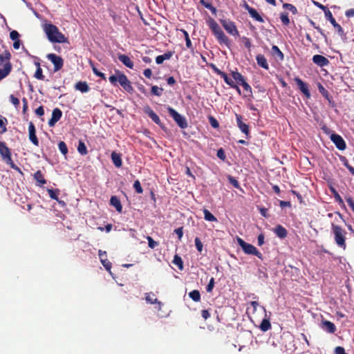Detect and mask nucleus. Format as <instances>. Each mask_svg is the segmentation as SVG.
<instances>
[{"label":"nucleus","instance_id":"obj_1","mask_svg":"<svg viewBox=\"0 0 354 354\" xmlns=\"http://www.w3.org/2000/svg\"><path fill=\"white\" fill-rule=\"evenodd\" d=\"M207 24L217 39L218 43L220 44H225V46H229L230 44V39L225 35L216 21L214 19L209 18L207 21Z\"/></svg>","mask_w":354,"mask_h":354},{"label":"nucleus","instance_id":"obj_2","mask_svg":"<svg viewBox=\"0 0 354 354\" xmlns=\"http://www.w3.org/2000/svg\"><path fill=\"white\" fill-rule=\"evenodd\" d=\"M44 30L48 39L53 43H64L66 41L65 36L59 31L57 27L53 24H46Z\"/></svg>","mask_w":354,"mask_h":354},{"label":"nucleus","instance_id":"obj_3","mask_svg":"<svg viewBox=\"0 0 354 354\" xmlns=\"http://www.w3.org/2000/svg\"><path fill=\"white\" fill-rule=\"evenodd\" d=\"M331 230L334 235V240L338 247L345 250L346 248V232L341 226L331 223Z\"/></svg>","mask_w":354,"mask_h":354},{"label":"nucleus","instance_id":"obj_4","mask_svg":"<svg viewBox=\"0 0 354 354\" xmlns=\"http://www.w3.org/2000/svg\"><path fill=\"white\" fill-rule=\"evenodd\" d=\"M237 243L246 254H252L263 260V254L253 245L246 243L239 237L237 238Z\"/></svg>","mask_w":354,"mask_h":354},{"label":"nucleus","instance_id":"obj_5","mask_svg":"<svg viewBox=\"0 0 354 354\" xmlns=\"http://www.w3.org/2000/svg\"><path fill=\"white\" fill-rule=\"evenodd\" d=\"M167 111L169 115L172 117L179 127L181 129H185L187 127V122L185 118L178 113L174 109L168 106Z\"/></svg>","mask_w":354,"mask_h":354},{"label":"nucleus","instance_id":"obj_6","mask_svg":"<svg viewBox=\"0 0 354 354\" xmlns=\"http://www.w3.org/2000/svg\"><path fill=\"white\" fill-rule=\"evenodd\" d=\"M115 73L116 74H118V82L121 86L128 93H133V88L127 77L118 70H117Z\"/></svg>","mask_w":354,"mask_h":354},{"label":"nucleus","instance_id":"obj_7","mask_svg":"<svg viewBox=\"0 0 354 354\" xmlns=\"http://www.w3.org/2000/svg\"><path fill=\"white\" fill-rule=\"evenodd\" d=\"M221 24L229 34L232 35L234 37L239 36V32L236 28L234 22L229 19H221Z\"/></svg>","mask_w":354,"mask_h":354},{"label":"nucleus","instance_id":"obj_8","mask_svg":"<svg viewBox=\"0 0 354 354\" xmlns=\"http://www.w3.org/2000/svg\"><path fill=\"white\" fill-rule=\"evenodd\" d=\"M46 57L53 64L55 72H57L62 69L64 65V60L60 56L55 53H50L48 54Z\"/></svg>","mask_w":354,"mask_h":354},{"label":"nucleus","instance_id":"obj_9","mask_svg":"<svg viewBox=\"0 0 354 354\" xmlns=\"http://www.w3.org/2000/svg\"><path fill=\"white\" fill-rule=\"evenodd\" d=\"M0 155L2 160L6 163L12 160L11 150L8 147L6 142L2 141H0Z\"/></svg>","mask_w":354,"mask_h":354},{"label":"nucleus","instance_id":"obj_10","mask_svg":"<svg viewBox=\"0 0 354 354\" xmlns=\"http://www.w3.org/2000/svg\"><path fill=\"white\" fill-rule=\"evenodd\" d=\"M236 124L241 131L245 135L246 138H250V127L249 126L243 122V117L240 114L236 113Z\"/></svg>","mask_w":354,"mask_h":354},{"label":"nucleus","instance_id":"obj_11","mask_svg":"<svg viewBox=\"0 0 354 354\" xmlns=\"http://www.w3.org/2000/svg\"><path fill=\"white\" fill-rule=\"evenodd\" d=\"M330 140L335 144L339 150H344L346 147V142L341 136L337 133H331Z\"/></svg>","mask_w":354,"mask_h":354},{"label":"nucleus","instance_id":"obj_12","mask_svg":"<svg viewBox=\"0 0 354 354\" xmlns=\"http://www.w3.org/2000/svg\"><path fill=\"white\" fill-rule=\"evenodd\" d=\"M28 138L34 145L39 146V140L36 136V129L32 122H30L28 124Z\"/></svg>","mask_w":354,"mask_h":354},{"label":"nucleus","instance_id":"obj_13","mask_svg":"<svg viewBox=\"0 0 354 354\" xmlns=\"http://www.w3.org/2000/svg\"><path fill=\"white\" fill-rule=\"evenodd\" d=\"M295 82H296L300 91L306 97V98H310L311 95L308 85L299 77H295Z\"/></svg>","mask_w":354,"mask_h":354},{"label":"nucleus","instance_id":"obj_14","mask_svg":"<svg viewBox=\"0 0 354 354\" xmlns=\"http://www.w3.org/2000/svg\"><path fill=\"white\" fill-rule=\"evenodd\" d=\"M62 116V112L59 108L53 109L52 113V117L48 121V125L53 127L55 124L61 119Z\"/></svg>","mask_w":354,"mask_h":354},{"label":"nucleus","instance_id":"obj_15","mask_svg":"<svg viewBox=\"0 0 354 354\" xmlns=\"http://www.w3.org/2000/svg\"><path fill=\"white\" fill-rule=\"evenodd\" d=\"M313 62L320 67H324L329 64V60L323 55H315L313 57Z\"/></svg>","mask_w":354,"mask_h":354},{"label":"nucleus","instance_id":"obj_16","mask_svg":"<svg viewBox=\"0 0 354 354\" xmlns=\"http://www.w3.org/2000/svg\"><path fill=\"white\" fill-rule=\"evenodd\" d=\"M145 112L156 124L162 127V122L158 115L149 106H147L145 109Z\"/></svg>","mask_w":354,"mask_h":354},{"label":"nucleus","instance_id":"obj_17","mask_svg":"<svg viewBox=\"0 0 354 354\" xmlns=\"http://www.w3.org/2000/svg\"><path fill=\"white\" fill-rule=\"evenodd\" d=\"M145 300L149 304H158V310H160L161 306L163 305L161 301H158V299L155 297L154 293L151 292L145 293Z\"/></svg>","mask_w":354,"mask_h":354},{"label":"nucleus","instance_id":"obj_18","mask_svg":"<svg viewBox=\"0 0 354 354\" xmlns=\"http://www.w3.org/2000/svg\"><path fill=\"white\" fill-rule=\"evenodd\" d=\"M322 328L329 333H334L337 330L335 325L328 320H324L322 322Z\"/></svg>","mask_w":354,"mask_h":354},{"label":"nucleus","instance_id":"obj_19","mask_svg":"<svg viewBox=\"0 0 354 354\" xmlns=\"http://www.w3.org/2000/svg\"><path fill=\"white\" fill-rule=\"evenodd\" d=\"M118 58L127 68L131 69L133 68V62L129 56L124 54H119Z\"/></svg>","mask_w":354,"mask_h":354},{"label":"nucleus","instance_id":"obj_20","mask_svg":"<svg viewBox=\"0 0 354 354\" xmlns=\"http://www.w3.org/2000/svg\"><path fill=\"white\" fill-rule=\"evenodd\" d=\"M12 68L10 62L5 63L3 68H0V81L6 78L11 72Z\"/></svg>","mask_w":354,"mask_h":354},{"label":"nucleus","instance_id":"obj_21","mask_svg":"<svg viewBox=\"0 0 354 354\" xmlns=\"http://www.w3.org/2000/svg\"><path fill=\"white\" fill-rule=\"evenodd\" d=\"M111 157L113 163L114 164V165L116 167L120 168L122 167V160L121 154L116 153L115 151H113L111 153Z\"/></svg>","mask_w":354,"mask_h":354},{"label":"nucleus","instance_id":"obj_22","mask_svg":"<svg viewBox=\"0 0 354 354\" xmlns=\"http://www.w3.org/2000/svg\"><path fill=\"white\" fill-rule=\"evenodd\" d=\"M256 60H257V64L259 66H261L263 68L266 69V70L269 69V65L267 62V59L263 55L258 54L256 56Z\"/></svg>","mask_w":354,"mask_h":354},{"label":"nucleus","instance_id":"obj_23","mask_svg":"<svg viewBox=\"0 0 354 354\" xmlns=\"http://www.w3.org/2000/svg\"><path fill=\"white\" fill-rule=\"evenodd\" d=\"M274 232L280 239H284L287 236L288 232L286 229L281 225H278L274 228Z\"/></svg>","mask_w":354,"mask_h":354},{"label":"nucleus","instance_id":"obj_24","mask_svg":"<svg viewBox=\"0 0 354 354\" xmlns=\"http://www.w3.org/2000/svg\"><path fill=\"white\" fill-rule=\"evenodd\" d=\"M271 54L277 60L282 61L283 60L284 56L283 53L281 51V50L275 45H273L271 48Z\"/></svg>","mask_w":354,"mask_h":354},{"label":"nucleus","instance_id":"obj_25","mask_svg":"<svg viewBox=\"0 0 354 354\" xmlns=\"http://www.w3.org/2000/svg\"><path fill=\"white\" fill-rule=\"evenodd\" d=\"M110 204L113 206L118 212H122V205L120 199L116 196H112L111 197Z\"/></svg>","mask_w":354,"mask_h":354},{"label":"nucleus","instance_id":"obj_26","mask_svg":"<svg viewBox=\"0 0 354 354\" xmlns=\"http://www.w3.org/2000/svg\"><path fill=\"white\" fill-rule=\"evenodd\" d=\"M75 88L82 93H86L89 91V86L86 82L80 81L75 85Z\"/></svg>","mask_w":354,"mask_h":354},{"label":"nucleus","instance_id":"obj_27","mask_svg":"<svg viewBox=\"0 0 354 354\" xmlns=\"http://www.w3.org/2000/svg\"><path fill=\"white\" fill-rule=\"evenodd\" d=\"M232 77L236 82V84H241L243 82L245 81V77L238 71H232Z\"/></svg>","mask_w":354,"mask_h":354},{"label":"nucleus","instance_id":"obj_28","mask_svg":"<svg viewBox=\"0 0 354 354\" xmlns=\"http://www.w3.org/2000/svg\"><path fill=\"white\" fill-rule=\"evenodd\" d=\"M34 179L40 185H43L46 183V180L42 172L40 170L37 171L34 174Z\"/></svg>","mask_w":354,"mask_h":354},{"label":"nucleus","instance_id":"obj_29","mask_svg":"<svg viewBox=\"0 0 354 354\" xmlns=\"http://www.w3.org/2000/svg\"><path fill=\"white\" fill-rule=\"evenodd\" d=\"M259 328L263 332H266L271 328V324L269 319H263L259 326Z\"/></svg>","mask_w":354,"mask_h":354},{"label":"nucleus","instance_id":"obj_30","mask_svg":"<svg viewBox=\"0 0 354 354\" xmlns=\"http://www.w3.org/2000/svg\"><path fill=\"white\" fill-rule=\"evenodd\" d=\"M35 65L37 66V68L34 74V77L37 80H44L45 77L43 75V71L40 66L39 62H35Z\"/></svg>","mask_w":354,"mask_h":354},{"label":"nucleus","instance_id":"obj_31","mask_svg":"<svg viewBox=\"0 0 354 354\" xmlns=\"http://www.w3.org/2000/svg\"><path fill=\"white\" fill-rule=\"evenodd\" d=\"M330 191H331L332 194H333L335 201L338 203V204L339 205H341L342 207H345L344 203L342 197L339 194V193L337 192V190L335 188L331 187Z\"/></svg>","mask_w":354,"mask_h":354},{"label":"nucleus","instance_id":"obj_32","mask_svg":"<svg viewBox=\"0 0 354 354\" xmlns=\"http://www.w3.org/2000/svg\"><path fill=\"white\" fill-rule=\"evenodd\" d=\"M249 14L256 21H257L259 22H261V23H263L264 22V20H263V17L259 14V12L254 8L250 9L249 10Z\"/></svg>","mask_w":354,"mask_h":354},{"label":"nucleus","instance_id":"obj_33","mask_svg":"<svg viewBox=\"0 0 354 354\" xmlns=\"http://www.w3.org/2000/svg\"><path fill=\"white\" fill-rule=\"evenodd\" d=\"M241 85L243 86L244 91L246 92V93L244 95V97H252V88L249 85V84L246 82V81H245Z\"/></svg>","mask_w":354,"mask_h":354},{"label":"nucleus","instance_id":"obj_34","mask_svg":"<svg viewBox=\"0 0 354 354\" xmlns=\"http://www.w3.org/2000/svg\"><path fill=\"white\" fill-rule=\"evenodd\" d=\"M189 297L195 302L201 301V293L198 290H194L189 292Z\"/></svg>","mask_w":354,"mask_h":354},{"label":"nucleus","instance_id":"obj_35","mask_svg":"<svg viewBox=\"0 0 354 354\" xmlns=\"http://www.w3.org/2000/svg\"><path fill=\"white\" fill-rule=\"evenodd\" d=\"M11 54L8 50H5L2 54H0V63L2 64L3 62L6 63L10 62Z\"/></svg>","mask_w":354,"mask_h":354},{"label":"nucleus","instance_id":"obj_36","mask_svg":"<svg viewBox=\"0 0 354 354\" xmlns=\"http://www.w3.org/2000/svg\"><path fill=\"white\" fill-rule=\"evenodd\" d=\"M204 218L208 221H217V218L207 209H203Z\"/></svg>","mask_w":354,"mask_h":354},{"label":"nucleus","instance_id":"obj_37","mask_svg":"<svg viewBox=\"0 0 354 354\" xmlns=\"http://www.w3.org/2000/svg\"><path fill=\"white\" fill-rule=\"evenodd\" d=\"M77 151L81 155H86L88 153L87 148L82 140L79 141Z\"/></svg>","mask_w":354,"mask_h":354},{"label":"nucleus","instance_id":"obj_38","mask_svg":"<svg viewBox=\"0 0 354 354\" xmlns=\"http://www.w3.org/2000/svg\"><path fill=\"white\" fill-rule=\"evenodd\" d=\"M173 263L178 266V268L182 270L183 269V261L180 257L176 254L173 259Z\"/></svg>","mask_w":354,"mask_h":354},{"label":"nucleus","instance_id":"obj_39","mask_svg":"<svg viewBox=\"0 0 354 354\" xmlns=\"http://www.w3.org/2000/svg\"><path fill=\"white\" fill-rule=\"evenodd\" d=\"M162 91H163V88H159L157 86H151V94L153 95L160 97V96L162 95Z\"/></svg>","mask_w":354,"mask_h":354},{"label":"nucleus","instance_id":"obj_40","mask_svg":"<svg viewBox=\"0 0 354 354\" xmlns=\"http://www.w3.org/2000/svg\"><path fill=\"white\" fill-rule=\"evenodd\" d=\"M8 124V120L5 117L1 116L0 118V128L1 129V133H4L7 131L6 125Z\"/></svg>","mask_w":354,"mask_h":354},{"label":"nucleus","instance_id":"obj_41","mask_svg":"<svg viewBox=\"0 0 354 354\" xmlns=\"http://www.w3.org/2000/svg\"><path fill=\"white\" fill-rule=\"evenodd\" d=\"M200 3L209 9L212 13H216V9L212 5V3L207 2L205 0H200Z\"/></svg>","mask_w":354,"mask_h":354},{"label":"nucleus","instance_id":"obj_42","mask_svg":"<svg viewBox=\"0 0 354 354\" xmlns=\"http://www.w3.org/2000/svg\"><path fill=\"white\" fill-rule=\"evenodd\" d=\"M58 147L60 151V152L66 156L68 153V147L66 145V143L64 141H60L58 144Z\"/></svg>","mask_w":354,"mask_h":354},{"label":"nucleus","instance_id":"obj_43","mask_svg":"<svg viewBox=\"0 0 354 354\" xmlns=\"http://www.w3.org/2000/svg\"><path fill=\"white\" fill-rule=\"evenodd\" d=\"M280 19L282 24L285 26H288L290 24V19L288 17V14L287 12H283L280 15Z\"/></svg>","mask_w":354,"mask_h":354},{"label":"nucleus","instance_id":"obj_44","mask_svg":"<svg viewBox=\"0 0 354 354\" xmlns=\"http://www.w3.org/2000/svg\"><path fill=\"white\" fill-rule=\"evenodd\" d=\"M48 192L50 197L52 199L56 200L59 203H61V201H59V200H58V194H59L58 189H55V190L54 189H48Z\"/></svg>","mask_w":354,"mask_h":354},{"label":"nucleus","instance_id":"obj_45","mask_svg":"<svg viewBox=\"0 0 354 354\" xmlns=\"http://www.w3.org/2000/svg\"><path fill=\"white\" fill-rule=\"evenodd\" d=\"M332 25L339 36H341V37L345 36V32H344L343 28L338 23L335 22V24H333Z\"/></svg>","mask_w":354,"mask_h":354},{"label":"nucleus","instance_id":"obj_46","mask_svg":"<svg viewBox=\"0 0 354 354\" xmlns=\"http://www.w3.org/2000/svg\"><path fill=\"white\" fill-rule=\"evenodd\" d=\"M283 7L290 10L292 14L295 15L297 13V10L295 6L290 3H286L283 5Z\"/></svg>","mask_w":354,"mask_h":354},{"label":"nucleus","instance_id":"obj_47","mask_svg":"<svg viewBox=\"0 0 354 354\" xmlns=\"http://www.w3.org/2000/svg\"><path fill=\"white\" fill-rule=\"evenodd\" d=\"M318 88L322 95L329 100V93L328 91L321 84H319Z\"/></svg>","mask_w":354,"mask_h":354},{"label":"nucleus","instance_id":"obj_48","mask_svg":"<svg viewBox=\"0 0 354 354\" xmlns=\"http://www.w3.org/2000/svg\"><path fill=\"white\" fill-rule=\"evenodd\" d=\"M133 188L138 194H142L143 192V189L140 185V183L138 180L134 181Z\"/></svg>","mask_w":354,"mask_h":354},{"label":"nucleus","instance_id":"obj_49","mask_svg":"<svg viewBox=\"0 0 354 354\" xmlns=\"http://www.w3.org/2000/svg\"><path fill=\"white\" fill-rule=\"evenodd\" d=\"M325 17L330 22L331 24H335L336 21L329 10H325Z\"/></svg>","mask_w":354,"mask_h":354},{"label":"nucleus","instance_id":"obj_50","mask_svg":"<svg viewBox=\"0 0 354 354\" xmlns=\"http://www.w3.org/2000/svg\"><path fill=\"white\" fill-rule=\"evenodd\" d=\"M101 263L107 271L111 272L112 264L107 259H102Z\"/></svg>","mask_w":354,"mask_h":354},{"label":"nucleus","instance_id":"obj_51","mask_svg":"<svg viewBox=\"0 0 354 354\" xmlns=\"http://www.w3.org/2000/svg\"><path fill=\"white\" fill-rule=\"evenodd\" d=\"M147 239L148 241V245L150 248L154 249L158 245V243L155 241L151 236H147Z\"/></svg>","mask_w":354,"mask_h":354},{"label":"nucleus","instance_id":"obj_52","mask_svg":"<svg viewBox=\"0 0 354 354\" xmlns=\"http://www.w3.org/2000/svg\"><path fill=\"white\" fill-rule=\"evenodd\" d=\"M195 245L197 249V250L199 252H201L203 251V245L201 241V239L198 237H196L194 239Z\"/></svg>","mask_w":354,"mask_h":354},{"label":"nucleus","instance_id":"obj_53","mask_svg":"<svg viewBox=\"0 0 354 354\" xmlns=\"http://www.w3.org/2000/svg\"><path fill=\"white\" fill-rule=\"evenodd\" d=\"M92 70H93V73L96 76L101 77L104 80H106V77L104 73L99 71L93 65H92Z\"/></svg>","mask_w":354,"mask_h":354},{"label":"nucleus","instance_id":"obj_54","mask_svg":"<svg viewBox=\"0 0 354 354\" xmlns=\"http://www.w3.org/2000/svg\"><path fill=\"white\" fill-rule=\"evenodd\" d=\"M10 101L17 109L19 107L20 103L19 100L14 95H10Z\"/></svg>","mask_w":354,"mask_h":354},{"label":"nucleus","instance_id":"obj_55","mask_svg":"<svg viewBox=\"0 0 354 354\" xmlns=\"http://www.w3.org/2000/svg\"><path fill=\"white\" fill-rule=\"evenodd\" d=\"M228 180L230 183V184L233 185V187H234L235 188H239V187H240L239 183L234 177L229 176Z\"/></svg>","mask_w":354,"mask_h":354},{"label":"nucleus","instance_id":"obj_56","mask_svg":"<svg viewBox=\"0 0 354 354\" xmlns=\"http://www.w3.org/2000/svg\"><path fill=\"white\" fill-rule=\"evenodd\" d=\"M214 279L212 277L206 287V290L207 292H211L214 287Z\"/></svg>","mask_w":354,"mask_h":354},{"label":"nucleus","instance_id":"obj_57","mask_svg":"<svg viewBox=\"0 0 354 354\" xmlns=\"http://www.w3.org/2000/svg\"><path fill=\"white\" fill-rule=\"evenodd\" d=\"M7 165H10V167L16 170L17 171H18L21 175H24V173L22 172V171L21 170V169L17 167L15 163L14 162L12 161V160H11V161L8 162V163H6Z\"/></svg>","mask_w":354,"mask_h":354},{"label":"nucleus","instance_id":"obj_58","mask_svg":"<svg viewBox=\"0 0 354 354\" xmlns=\"http://www.w3.org/2000/svg\"><path fill=\"white\" fill-rule=\"evenodd\" d=\"M7 165H10V167L16 170L17 171H18L21 175H24V173L22 172V171L21 170V169L17 167L15 163L14 162L12 161V160H11V161L8 162V163H6Z\"/></svg>","mask_w":354,"mask_h":354},{"label":"nucleus","instance_id":"obj_59","mask_svg":"<svg viewBox=\"0 0 354 354\" xmlns=\"http://www.w3.org/2000/svg\"><path fill=\"white\" fill-rule=\"evenodd\" d=\"M241 40H242L243 43L244 44L245 48H247L250 50L251 48V46H252L250 39L246 37H243L241 38Z\"/></svg>","mask_w":354,"mask_h":354},{"label":"nucleus","instance_id":"obj_60","mask_svg":"<svg viewBox=\"0 0 354 354\" xmlns=\"http://www.w3.org/2000/svg\"><path fill=\"white\" fill-rule=\"evenodd\" d=\"M216 156L218 158H220L222 160H225L226 158L225 151L222 148L219 149L217 151Z\"/></svg>","mask_w":354,"mask_h":354},{"label":"nucleus","instance_id":"obj_61","mask_svg":"<svg viewBox=\"0 0 354 354\" xmlns=\"http://www.w3.org/2000/svg\"><path fill=\"white\" fill-rule=\"evenodd\" d=\"M10 37L13 41L18 40L19 37V34L17 30H12L10 33Z\"/></svg>","mask_w":354,"mask_h":354},{"label":"nucleus","instance_id":"obj_62","mask_svg":"<svg viewBox=\"0 0 354 354\" xmlns=\"http://www.w3.org/2000/svg\"><path fill=\"white\" fill-rule=\"evenodd\" d=\"M346 201L354 213V201L353 200V198L351 196H346Z\"/></svg>","mask_w":354,"mask_h":354},{"label":"nucleus","instance_id":"obj_63","mask_svg":"<svg viewBox=\"0 0 354 354\" xmlns=\"http://www.w3.org/2000/svg\"><path fill=\"white\" fill-rule=\"evenodd\" d=\"M209 122L214 128H218L219 127L218 122L212 116L209 118Z\"/></svg>","mask_w":354,"mask_h":354},{"label":"nucleus","instance_id":"obj_64","mask_svg":"<svg viewBox=\"0 0 354 354\" xmlns=\"http://www.w3.org/2000/svg\"><path fill=\"white\" fill-rule=\"evenodd\" d=\"M335 354H347L345 352L344 348L342 346H337L335 349Z\"/></svg>","mask_w":354,"mask_h":354}]
</instances>
